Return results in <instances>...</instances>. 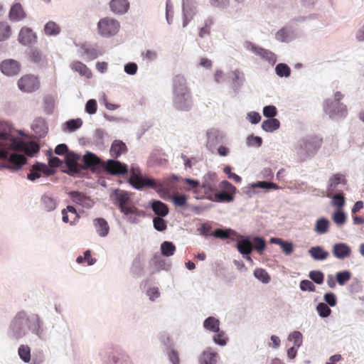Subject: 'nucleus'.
<instances>
[{"label":"nucleus","instance_id":"nucleus-1","mask_svg":"<svg viewBox=\"0 0 364 364\" xmlns=\"http://www.w3.org/2000/svg\"><path fill=\"white\" fill-rule=\"evenodd\" d=\"M101 165L100 159L90 151H86L83 156L72 151L66 155L67 170L65 172L77 176L82 175L85 171H96Z\"/></svg>","mask_w":364,"mask_h":364},{"label":"nucleus","instance_id":"nucleus-2","mask_svg":"<svg viewBox=\"0 0 364 364\" xmlns=\"http://www.w3.org/2000/svg\"><path fill=\"white\" fill-rule=\"evenodd\" d=\"M131 173L133 180L129 181V184L133 188L138 191L152 188L159 194L161 198L164 200L169 198V193L165 189L163 183L144 173L138 164H132L131 165Z\"/></svg>","mask_w":364,"mask_h":364},{"label":"nucleus","instance_id":"nucleus-3","mask_svg":"<svg viewBox=\"0 0 364 364\" xmlns=\"http://www.w3.org/2000/svg\"><path fill=\"white\" fill-rule=\"evenodd\" d=\"M172 92V103L176 109L188 112L191 109L193 105L191 93L183 75L178 74L173 77Z\"/></svg>","mask_w":364,"mask_h":364},{"label":"nucleus","instance_id":"nucleus-4","mask_svg":"<svg viewBox=\"0 0 364 364\" xmlns=\"http://www.w3.org/2000/svg\"><path fill=\"white\" fill-rule=\"evenodd\" d=\"M322 143L323 139L316 135L299 139L294 146L297 161L303 163L311 159L318 151Z\"/></svg>","mask_w":364,"mask_h":364},{"label":"nucleus","instance_id":"nucleus-5","mask_svg":"<svg viewBox=\"0 0 364 364\" xmlns=\"http://www.w3.org/2000/svg\"><path fill=\"white\" fill-rule=\"evenodd\" d=\"M0 140L4 143L2 146L8 149L23 152L28 157H33L40 151V147L35 141H26L6 132H0Z\"/></svg>","mask_w":364,"mask_h":364},{"label":"nucleus","instance_id":"nucleus-6","mask_svg":"<svg viewBox=\"0 0 364 364\" xmlns=\"http://www.w3.org/2000/svg\"><path fill=\"white\" fill-rule=\"evenodd\" d=\"M218 187L221 189L219 192L218 188L207 198L217 203H231L235 200L237 188L227 180L220 182Z\"/></svg>","mask_w":364,"mask_h":364},{"label":"nucleus","instance_id":"nucleus-7","mask_svg":"<svg viewBox=\"0 0 364 364\" xmlns=\"http://www.w3.org/2000/svg\"><path fill=\"white\" fill-rule=\"evenodd\" d=\"M99 355L103 364H134L127 353L112 348L101 350Z\"/></svg>","mask_w":364,"mask_h":364},{"label":"nucleus","instance_id":"nucleus-8","mask_svg":"<svg viewBox=\"0 0 364 364\" xmlns=\"http://www.w3.org/2000/svg\"><path fill=\"white\" fill-rule=\"evenodd\" d=\"M27 314L23 311H19L10 323L9 333L13 338L20 339L27 334Z\"/></svg>","mask_w":364,"mask_h":364},{"label":"nucleus","instance_id":"nucleus-9","mask_svg":"<svg viewBox=\"0 0 364 364\" xmlns=\"http://www.w3.org/2000/svg\"><path fill=\"white\" fill-rule=\"evenodd\" d=\"M134 193L119 188H114L109 195L111 200L120 212L134 206L132 198Z\"/></svg>","mask_w":364,"mask_h":364},{"label":"nucleus","instance_id":"nucleus-10","mask_svg":"<svg viewBox=\"0 0 364 364\" xmlns=\"http://www.w3.org/2000/svg\"><path fill=\"white\" fill-rule=\"evenodd\" d=\"M120 28L117 20L112 17H105L100 19L97 28L99 35L103 38H110L115 36Z\"/></svg>","mask_w":364,"mask_h":364},{"label":"nucleus","instance_id":"nucleus-11","mask_svg":"<svg viewBox=\"0 0 364 364\" xmlns=\"http://www.w3.org/2000/svg\"><path fill=\"white\" fill-rule=\"evenodd\" d=\"M323 111L328 117L333 121H338L346 118L348 114L347 107L341 102L325 100Z\"/></svg>","mask_w":364,"mask_h":364},{"label":"nucleus","instance_id":"nucleus-12","mask_svg":"<svg viewBox=\"0 0 364 364\" xmlns=\"http://www.w3.org/2000/svg\"><path fill=\"white\" fill-rule=\"evenodd\" d=\"M225 134L215 128H211L206 132V149L212 154L215 153L217 147L221 144H225Z\"/></svg>","mask_w":364,"mask_h":364},{"label":"nucleus","instance_id":"nucleus-13","mask_svg":"<svg viewBox=\"0 0 364 364\" xmlns=\"http://www.w3.org/2000/svg\"><path fill=\"white\" fill-rule=\"evenodd\" d=\"M102 166H103L106 171L111 175H121L129 173V183L130 180H133V177L131 173V168H129L128 166L126 164L121 162L119 160L117 159V158L113 157V159H107L102 165Z\"/></svg>","mask_w":364,"mask_h":364},{"label":"nucleus","instance_id":"nucleus-14","mask_svg":"<svg viewBox=\"0 0 364 364\" xmlns=\"http://www.w3.org/2000/svg\"><path fill=\"white\" fill-rule=\"evenodd\" d=\"M245 48L259 56L263 60L268 62L271 65H274L277 60V55L274 53L252 42L245 41Z\"/></svg>","mask_w":364,"mask_h":364},{"label":"nucleus","instance_id":"nucleus-15","mask_svg":"<svg viewBox=\"0 0 364 364\" xmlns=\"http://www.w3.org/2000/svg\"><path fill=\"white\" fill-rule=\"evenodd\" d=\"M0 158L9 159L8 168L13 171L21 170L27 161L26 156L16 153L9 155L6 150H0Z\"/></svg>","mask_w":364,"mask_h":364},{"label":"nucleus","instance_id":"nucleus-16","mask_svg":"<svg viewBox=\"0 0 364 364\" xmlns=\"http://www.w3.org/2000/svg\"><path fill=\"white\" fill-rule=\"evenodd\" d=\"M43 325L44 323L39 315L33 314L31 316H27L28 330L40 339H43L45 336Z\"/></svg>","mask_w":364,"mask_h":364},{"label":"nucleus","instance_id":"nucleus-17","mask_svg":"<svg viewBox=\"0 0 364 364\" xmlns=\"http://www.w3.org/2000/svg\"><path fill=\"white\" fill-rule=\"evenodd\" d=\"M18 87L21 91L31 93L38 90L40 81L38 78L33 75H25L18 80Z\"/></svg>","mask_w":364,"mask_h":364},{"label":"nucleus","instance_id":"nucleus-18","mask_svg":"<svg viewBox=\"0 0 364 364\" xmlns=\"http://www.w3.org/2000/svg\"><path fill=\"white\" fill-rule=\"evenodd\" d=\"M218 181V176L215 172L208 171L203 176L200 186L201 190H203L206 198L216 190Z\"/></svg>","mask_w":364,"mask_h":364},{"label":"nucleus","instance_id":"nucleus-19","mask_svg":"<svg viewBox=\"0 0 364 364\" xmlns=\"http://www.w3.org/2000/svg\"><path fill=\"white\" fill-rule=\"evenodd\" d=\"M68 196L74 203L86 209L92 208L95 204L94 200L90 196L78 191H70Z\"/></svg>","mask_w":364,"mask_h":364},{"label":"nucleus","instance_id":"nucleus-20","mask_svg":"<svg viewBox=\"0 0 364 364\" xmlns=\"http://www.w3.org/2000/svg\"><path fill=\"white\" fill-rule=\"evenodd\" d=\"M0 70L6 76L17 75L21 70V64L14 59H6L0 63Z\"/></svg>","mask_w":364,"mask_h":364},{"label":"nucleus","instance_id":"nucleus-21","mask_svg":"<svg viewBox=\"0 0 364 364\" xmlns=\"http://www.w3.org/2000/svg\"><path fill=\"white\" fill-rule=\"evenodd\" d=\"M248 238L249 247L252 251H255L259 255H262L267 250V241L259 235H245L241 239Z\"/></svg>","mask_w":364,"mask_h":364},{"label":"nucleus","instance_id":"nucleus-22","mask_svg":"<svg viewBox=\"0 0 364 364\" xmlns=\"http://www.w3.org/2000/svg\"><path fill=\"white\" fill-rule=\"evenodd\" d=\"M150 266L151 268V274H154L161 270L168 271L171 267V264L168 263L166 259L163 258L161 255L155 253L151 259Z\"/></svg>","mask_w":364,"mask_h":364},{"label":"nucleus","instance_id":"nucleus-23","mask_svg":"<svg viewBox=\"0 0 364 364\" xmlns=\"http://www.w3.org/2000/svg\"><path fill=\"white\" fill-rule=\"evenodd\" d=\"M351 247L346 242H338L332 246V254L338 259L343 260L351 255Z\"/></svg>","mask_w":364,"mask_h":364},{"label":"nucleus","instance_id":"nucleus-24","mask_svg":"<svg viewBox=\"0 0 364 364\" xmlns=\"http://www.w3.org/2000/svg\"><path fill=\"white\" fill-rule=\"evenodd\" d=\"M230 77L232 80L230 88L234 91L235 95H236L245 82V74L240 70L236 69L231 71Z\"/></svg>","mask_w":364,"mask_h":364},{"label":"nucleus","instance_id":"nucleus-25","mask_svg":"<svg viewBox=\"0 0 364 364\" xmlns=\"http://www.w3.org/2000/svg\"><path fill=\"white\" fill-rule=\"evenodd\" d=\"M109 6L112 13L116 15H124L129 9V0H110Z\"/></svg>","mask_w":364,"mask_h":364},{"label":"nucleus","instance_id":"nucleus-26","mask_svg":"<svg viewBox=\"0 0 364 364\" xmlns=\"http://www.w3.org/2000/svg\"><path fill=\"white\" fill-rule=\"evenodd\" d=\"M148 207L152 210L156 217H166L169 213L168 205L159 200H151Z\"/></svg>","mask_w":364,"mask_h":364},{"label":"nucleus","instance_id":"nucleus-27","mask_svg":"<svg viewBox=\"0 0 364 364\" xmlns=\"http://www.w3.org/2000/svg\"><path fill=\"white\" fill-rule=\"evenodd\" d=\"M165 153L160 150H154L149 155L146 164L149 167H154L156 166H164L168 162L165 158Z\"/></svg>","mask_w":364,"mask_h":364},{"label":"nucleus","instance_id":"nucleus-28","mask_svg":"<svg viewBox=\"0 0 364 364\" xmlns=\"http://www.w3.org/2000/svg\"><path fill=\"white\" fill-rule=\"evenodd\" d=\"M237 232L235 230L230 228L220 226L213 230L212 237L225 240L228 239H233L237 237Z\"/></svg>","mask_w":364,"mask_h":364},{"label":"nucleus","instance_id":"nucleus-29","mask_svg":"<svg viewBox=\"0 0 364 364\" xmlns=\"http://www.w3.org/2000/svg\"><path fill=\"white\" fill-rule=\"evenodd\" d=\"M36 39V34L32 31L31 28L26 26L21 29L18 37V42L23 46L35 42Z\"/></svg>","mask_w":364,"mask_h":364},{"label":"nucleus","instance_id":"nucleus-30","mask_svg":"<svg viewBox=\"0 0 364 364\" xmlns=\"http://www.w3.org/2000/svg\"><path fill=\"white\" fill-rule=\"evenodd\" d=\"M235 247L245 259L250 262L251 263H253V260L250 256V254L252 251V249L249 247L248 238L240 239V240L236 241Z\"/></svg>","mask_w":364,"mask_h":364},{"label":"nucleus","instance_id":"nucleus-31","mask_svg":"<svg viewBox=\"0 0 364 364\" xmlns=\"http://www.w3.org/2000/svg\"><path fill=\"white\" fill-rule=\"evenodd\" d=\"M31 129L38 138L45 137L48 131V124L43 117L36 118L31 124Z\"/></svg>","mask_w":364,"mask_h":364},{"label":"nucleus","instance_id":"nucleus-32","mask_svg":"<svg viewBox=\"0 0 364 364\" xmlns=\"http://www.w3.org/2000/svg\"><path fill=\"white\" fill-rule=\"evenodd\" d=\"M269 242L271 244L278 245L286 255H290L294 251V245L292 242L285 240L277 237H271Z\"/></svg>","mask_w":364,"mask_h":364},{"label":"nucleus","instance_id":"nucleus-33","mask_svg":"<svg viewBox=\"0 0 364 364\" xmlns=\"http://www.w3.org/2000/svg\"><path fill=\"white\" fill-rule=\"evenodd\" d=\"M121 213L125 216L129 222L133 224H136L139 222V218L145 216L144 212L136 208L134 205L125 209Z\"/></svg>","mask_w":364,"mask_h":364},{"label":"nucleus","instance_id":"nucleus-34","mask_svg":"<svg viewBox=\"0 0 364 364\" xmlns=\"http://www.w3.org/2000/svg\"><path fill=\"white\" fill-rule=\"evenodd\" d=\"M308 252L311 257L315 261L326 260L330 255L329 252L324 250L321 245H315L311 247Z\"/></svg>","mask_w":364,"mask_h":364},{"label":"nucleus","instance_id":"nucleus-35","mask_svg":"<svg viewBox=\"0 0 364 364\" xmlns=\"http://www.w3.org/2000/svg\"><path fill=\"white\" fill-rule=\"evenodd\" d=\"M218 354L211 348H207L199 356L198 361L200 364H215Z\"/></svg>","mask_w":364,"mask_h":364},{"label":"nucleus","instance_id":"nucleus-36","mask_svg":"<svg viewBox=\"0 0 364 364\" xmlns=\"http://www.w3.org/2000/svg\"><path fill=\"white\" fill-rule=\"evenodd\" d=\"M9 17L11 21H19L26 17V13L23 11L22 5L18 3H14L9 12Z\"/></svg>","mask_w":364,"mask_h":364},{"label":"nucleus","instance_id":"nucleus-37","mask_svg":"<svg viewBox=\"0 0 364 364\" xmlns=\"http://www.w3.org/2000/svg\"><path fill=\"white\" fill-rule=\"evenodd\" d=\"M128 151L124 142L120 139H114L111 144L109 153L112 157L118 158Z\"/></svg>","mask_w":364,"mask_h":364},{"label":"nucleus","instance_id":"nucleus-38","mask_svg":"<svg viewBox=\"0 0 364 364\" xmlns=\"http://www.w3.org/2000/svg\"><path fill=\"white\" fill-rule=\"evenodd\" d=\"M181 185L186 191H193L199 193L201 191L200 181L198 179L192 178H181Z\"/></svg>","mask_w":364,"mask_h":364},{"label":"nucleus","instance_id":"nucleus-39","mask_svg":"<svg viewBox=\"0 0 364 364\" xmlns=\"http://www.w3.org/2000/svg\"><path fill=\"white\" fill-rule=\"evenodd\" d=\"M331 221L324 216L316 219L314 224V230L318 235H325L329 231Z\"/></svg>","mask_w":364,"mask_h":364},{"label":"nucleus","instance_id":"nucleus-40","mask_svg":"<svg viewBox=\"0 0 364 364\" xmlns=\"http://www.w3.org/2000/svg\"><path fill=\"white\" fill-rule=\"evenodd\" d=\"M96 232L100 237H106L109 232V225L104 218H96L93 220Z\"/></svg>","mask_w":364,"mask_h":364},{"label":"nucleus","instance_id":"nucleus-41","mask_svg":"<svg viewBox=\"0 0 364 364\" xmlns=\"http://www.w3.org/2000/svg\"><path fill=\"white\" fill-rule=\"evenodd\" d=\"M275 39L282 43H289L294 40L293 31L290 27L284 26L275 33Z\"/></svg>","mask_w":364,"mask_h":364},{"label":"nucleus","instance_id":"nucleus-42","mask_svg":"<svg viewBox=\"0 0 364 364\" xmlns=\"http://www.w3.org/2000/svg\"><path fill=\"white\" fill-rule=\"evenodd\" d=\"M347 183L346 179L345 178V176L341 173L333 174L327 185V189L329 192H335L336 191V188L338 185L343 184L346 185Z\"/></svg>","mask_w":364,"mask_h":364},{"label":"nucleus","instance_id":"nucleus-43","mask_svg":"<svg viewBox=\"0 0 364 364\" xmlns=\"http://www.w3.org/2000/svg\"><path fill=\"white\" fill-rule=\"evenodd\" d=\"M144 271V266L139 255H137L133 259L131 267L130 274L134 278L141 277Z\"/></svg>","mask_w":364,"mask_h":364},{"label":"nucleus","instance_id":"nucleus-44","mask_svg":"<svg viewBox=\"0 0 364 364\" xmlns=\"http://www.w3.org/2000/svg\"><path fill=\"white\" fill-rule=\"evenodd\" d=\"M41 204L44 210L46 212H51L56 208L58 203L56 199L46 193L42 195L41 198Z\"/></svg>","mask_w":364,"mask_h":364},{"label":"nucleus","instance_id":"nucleus-45","mask_svg":"<svg viewBox=\"0 0 364 364\" xmlns=\"http://www.w3.org/2000/svg\"><path fill=\"white\" fill-rule=\"evenodd\" d=\"M220 320L213 316H209L203 322V327L207 331L214 333L218 331L220 328Z\"/></svg>","mask_w":364,"mask_h":364},{"label":"nucleus","instance_id":"nucleus-46","mask_svg":"<svg viewBox=\"0 0 364 364\" xmlns=\"http://www.w3.org/2000/svg\"><path fill=\"white\" fill-rule=\"evenodd\" d=\"M158 339L161 345L163 352L171 350L175 347L173 340L167 332H160L158 334Z\"/></svg>","mask_w":364,"mask_h":364},{"label":"nucleus","instance_id":"nucleus-47","mask_svg":"<svg viewBox=\"0 0 364 364\" xmlns=\"http://www.w3.org/2000/svg\"><path fill=\"white\" fill-rule=\"evenodd\" d=\"M26 54L29 60L35 64H40L44 58L42 51L35 46H29L26 50Z\"/></svg>","mask_w":364,"mask_h":364},{"label":"nucleus","instance_id":"nucleus-48","mask_svg":"<svg viewBox=\"0 0 364 364\" xmlns=\"http://www.w3.org/2000/svg\"><path fill=\"white\" fill-rule=\"evenodd\" d=\"M81 50H83V53L86 55V60H93L102 54L97 46L94 47L87 43L81 46Z\"/></svg>","mask_w":364,"mask_h":364},{"label":"nucleus","instance_id":"nucleus-49","mask_svg":"<svg viewBox=\"0 0 364 364\" xmlns=\"http://www.w3.org/2000/svg\"><path fill=\"white\" fill-rule=\"evenodd\" d=\"M70 68L75 72L78 73L81 76H84L88 79L92 77V75L91 70L87 68V66L85 64L82 63L80 61H74L71 63Z\"/></svg>","mask_w":364,"mask_h":364},{"label":"nucleus","instance_id":"nucleus-50","mask_svg":"<svg viewBox=\"0 0 364 364\" xmlns=\"http://www.w3.org/2000/svg\"><path fill=\"white\" fill-rule=\"evenodd\" d=\"M198 2L196 0H182V13L183 16L196 14Z\"/></svg>","mask_w":364,"mask_h":364},{"label":"nucleus","instance_id":"nucleus-51","mask_svg":"<svg viewBox=\"0 0 364 364\" xmlns=\"http://www.w3.org/2000/svg\"><path fill=\"white\" fill-rule=\"evenodd\" d=\"M261 127L267 132H273L280 127V122L277 118H267L262 122Z\"/></svg>","mask_w":364,"mask_h":364},{"label":"nucleus","instance_id":"nucleus-52","mask_svg":"<svg viewBox=\"0 0 364 364\" xmlns=\"http://www.w3.org/2000/svg\"><path fill=\"white\" fill-rule=\"evenodd\" d=\"M331 219L337 226L341 227L347 221V214L343 209H336L331 214Z\"/></svg>","mask_w":364,"mask_h":364},{"label":"nucleus","instance_id":"nucleus-53","mask_svg":"<svg viewBox=\"0 0 364 364\" xmlns=\"http://www.w3.org/2000/svg\"><path fill=\"white\" fill-rule=\"evenodd\" d=\"M217 225V223L213 221H205L199 225L197 228V231L200 233V235L208 237L212 236L213 229L214 225Z\"/></svg>","mask_w":364,"mask_h":364},{"label":"nucleus","instance_id":"nucleus-54","mask_svg":"<svg viewBox=\"0 0 364 364\" xmlns=\"http://www.w3.org/2000/svg\"><path fill=\"white\" fill-rule=\"evenodd\" d=\"M82 120L80 118L71 119L66 121L63 125V129L65 132H74L81 127Z\"/></svg>","mask_w":364,"mask_h":364},{"label":"nucleus","instance_id":"nucleus-55","mask_svg":"<svg viewBox=\"0 0 364 364\" xmlns=\"http://www.w3.org/2000/svg\"><path fill=\"white\" fill-rule=\"evenodd\" d=\"M176 250L175 245L171 241H164L160 245L161 253L164 257H168L173 255Z\"/></svg>","mask_w":364,"mask_h":364},{"label":"nucleus","instance_id":"nucleus-56","mask_svg":"<svg viewBox=\"0 0 364 364\" xmlns=\"http://www.w3.org/2000/svg\"><path fill=\"white\" fill-rule=\"evenodd\" d=\"M44 32L46 36H56L60 33V26L53 21H49L44 26Z\"/></svg>","mask_w":364,"mask_h":364},{"label":"nucleus","instance_id":"nucleus-57","mask_svg":"<svg viewBox=\"0 0 364 364\" xmlns=\"http://www.w3.org/2000/svg\"><path fill=\"white\" fill-rule=\"evenodd\" d=\"M213 336V343L220 347L225 346L229 341L225 332L223 330H219L217 332H214Z\"/></svg>","mask_w":364,"mask_h":364},{"label":"nucleus","instance_id":"nucleus-58","mask_svg":"<svg viewBox=\"0 0 364 364\" xmlns=\"http://www.w3.org/2000/svg\"><path fill=\"white\" fill-rule=\"evenodd\" d=\"M253 276L256 279L264 284L269 283L271 281L270 275L263 268H256L253 272Z\"/></svg>","mask_w":364,"mask_h":364},{"label":"nucleus","instance_id":"nucleus-59","mask_svg":"<svg viewBox=\"0 0 364 364\" xmlns=\"http://www.w3.org/2000/svg\"><path fill=\"white\" fill-rule=\"evenodd\" d=\"M96 262L97 259L92 257V251L89 249L84 251L83 256L79 255L76 258V262L77 264L87 263L88 266L94 265Z\"/></svg>","mask_w":364,"mask_h":364},{"label":"nucleus","instance_id":"nucleus-60","mask_svg":"<svg viewBox=\"0 0 364 364\" xmlns=\"http://www.w3.org/2000/svg\"><path fill=\"white\" fill-rule=\"evenodd\" d=\"M274 70L276 75L279 77H289L291 75V68L285 63H279Z\"/></svg>","mask_w":364,"mask_h":364},{"label":"nucleus","instance_id":"nucleus-61","mask_svg":"<svg viewBox=\"0 0 364 364\" xmlns=\"http://www.w3.org/2000/svg\"><path fill=\"white\" fill-rule=\"evenodd\" d=\"M46 157L50 168L56 170L57 168L63 166V161L58 156H55L52 149H49L46 153Z\"/></svg>","mask_w":364,"mask_h":364},{"label":"nucleus","instance_id":"nucleus-62","mask_svg":"<svg viewBox=\"0 0 364 364\" xmlns=\"http://www.w3.org/2000/svg\"><path fill=\"white\" fill-rule=\"evenodd\" d=\"M52 329L61 336H65L69 330V326L66 321H58L53 323Z\"/></svg>","mask_w":364,"mask_h":364},{"label":"nucleus","instance_id":"nucleus-63","mask_svg":"<svg viewBox=\"0 0 364 364\" xmlns=\"http://www.w3.org/2000/svg\"><path fill=\"white\" fill-rule=\"evenodd\" d=\"M352 277V273L348 270H342L336 273V279L340 286H344Z\"/></svg>","mask_w":364,"mask_h":364},{"label":"nucleus","instance_id":"nucleus-64","mask_svg":"<svg viewBox=\"0 0 364 364\" xmlns=\"http://www.w3.org/2000/svg\"><path fill=\"white\" fill-rule=\"evenodd\" d=\"M44 112L47 114H51L53 112L55 107V100L51 95H46L43 100Z\"/></svg>","mask_w":364,"mask_h":364}]
</instances>
